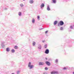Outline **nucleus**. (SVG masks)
Segmentation results:
<instances>
[{"label":"nucleus","mask_w":74,"mask_h":74,"mask_svg":"<svg viewBox=\"0 0 74 74\" xmlns=\"http://www.w3.org/2000/svg\"><path fill=\"white\" fill-rule=\"evenodd\" d=\"M28 67H30V69H32L33 67V65H31V62H29L28 64Z\"/></svg>","instance_id":"obj_1"},{"label":"nucleus","mask_w":74,"mask_h":74,"mask_svg":"<svg viewBox=\"0 0 74 74\" xmlns=\"http://www.w3.org/2000/svg\"><path fill=\"white\" fill-rule=\"evenodd\" d=\"M59 24L60 25V26H62V25H64V23L62 21H60V22Z\"/></svg>","instance_id":"obj_2"},{"label":"nucleus","mask_w":74,"mask_h":74,"mask_svg":"<svg viewBox=\"0 0 74 74\" xmlns=\"http://www.w3.org/2000/svg\"><path fill=\"white\" fill-rule=\"evenodd\" d=\"M49 50L48 49H47L46 50V51H45V53H46V54H48L49 53Z\"/></svg>","instance_id":"obj_3"},{"label":"nucleus","mask_w":74,"mask_h":74,"mask_svg":"<svg viewBox=\"0 0 74 74\" xmlns=\"http://www.w3.org/2000/svg\"><path fill=\"white\" fill-rule=\"evenodd\" d=\"M51 74H58V72L56 71H52L51 73Z\"/></svg>","instance_id":"obj_4"},{"label":"nucleus","mask_w":74,"mask_h":74,"mask_svg":"<svg viewBox=\"0 0 74 74\" xmlns=\"http://www.w3.org/2000/svg\"><path fill=\"white\" fill-rule=\"evenodd\" d=\"M46 64L47 65H48V66H50L51 65V64H50V62L48 61H46L45 62Z\"/></svg>","instance_id":"obj_5"},{"label":"nucleus","mask_w":74,"mask_h":74,"mask_svg":"<svg viewBox=\"0 0 74 74\" xmlns=\"http://www.w3.org/2000/svg\"><path fill=\"white\" fill-rule=\"evenodd\" d=\"M39 65H44V63L43 62H40L39 63Z\"/></svg>","instance_id":"obj_6"},{"label":"nucleus","mask_w":74,"mask_h":74,"mask_svg":"<svg viewBox=\"0 0 74 74\" xmlns=\"http://www.w3.org/2000/svg\"><path fill=\"white\" fill-rule=\"evenodd\" d=\"M38 47L39 49H41V46L40 45H38Z\"/></svg>","instance_id":"obj_7"},{"label":"nucleus","mask_w":74,"mask_h":74,"mask_svg":"<svg viewBox=\"0 0 74 74\" xmlns=\"http://www.w3.org/2000/svg\"><path fill=\"white\" fill-rule=\"evenodd\" d=\"M40 7L41 8H42V7H44V3H42L40 5Z\"/></svg>","instance_id":"obj_8"},{"label":"nucleus","mask_w":74,"mask_h":74,"mask_svg":"<svg viewBox=\"0 0 74 74\" xmlns=\"http://www.w3.org/2000/svg\"><path fill=\"white\" fill-rule=\"evenodd\" d=\"M57 23H58V21H55L54 22V25H56V24H57Z\"/></svg>","instance_id":"obj_9"},{"label":"nucleus","mask_w":74,"mask_h":74,"mask_svg":"<svg viewBox=\"0 0 74 74\" xmlns=\"http://www.w3.org/2000/svg\"><path fill=\"white\" fill-rule=\"evenodd\" d=\"M29 3L31 4H32V3H33V0H31L30 1Z\"/></svg>","instance_id":"obj_10"},{"label":"nucleus","mask_w":74,"mask_h":74,"mask_svg":"<svg viewBox=\"0 0 74 74\" xmlns=\"http://www.w3.org/2000/svg\"><path fill=\"white\" fill-rule=\"evenodd\" d=\"M6 51H7V52H9L10 51V49H9V48H6Z\"/></svg>","instance_id":"obj_11"},{"label":"nucleus","mask_w":74,"mask_h":74,"mask_svg":"<svg viewBox=\"0 0 74 74\" xmlns=\"http://www.w3.org/2000/svg\"><path fill=\"white\" fill-rule=\"evenodd\" d=\"M47 10H48V11L50 10V8H49V6L47 7Z\"/></svg>","instance_id":"obj_12"},{"label":"nucleus","mask_w":74,"mask_h":74,"mask_svg":"<svg viewBox=\"0 0 74 74\" xmlns=\"http://www.w3.org/2000/svg\"><path fill=\"white\" fill-rule=\"evenodd\" d=\"M35 21V20H34V19H33L32 20V22L33 23H34V22Z\"/></svg>","instance_id":"obj_13"},{"label":"nucleus","mask_w":74,"mask_h":74,"mask_svg":"<svg viewBox=\"0 0 74 74\" xmlns=\"http://www.w3.org/2000/svg\"><path fill=\"white\" fill-rule=\"evenodd\" d=\"M32 44L33 46L35 45H36V43L35 42H33Z\"/></svg>","instance_id":"obj_14"},{"label":"nucleus","mask_w":74,"mask_h":74,"mask_svg":"<svg viewBox=\"0 0 74 74\" xmlns=\"http://www.w3.org/2000/svg\"><path fill=\"white\" fill-rule=\"evenodd\" d=\"M53 3H56V0H53Z\"/></svg>","instance_id":"obj_15"},{"label":"nucleus","mask_w":74,"mask_h":74,"mask_svg":"<svg viewBox=\"0 0 74 74\" xmlns=\"http://www.w3.org/2000/svg\"><path fill=\"white\" fill-rule=\"evenodd\" d=\"M14 48L15 49H18V46H15L14 47Z\"/></svg>","instance_id":"obj_16"},{"label":"nucleus","mask_w":74,"mask_h":74,"mask_svg":"<svg viewBox=\"0 0 74 74\" xmlns=\"http://www.w3.org/2000/svg\"><path fill=\"white\" fill-rule=\"evenodd\" d=\"M18 15L19 16H21V12H19L18 13Z\"/></svg>","instance_id":"obj_17"},{"label":"nucleus","mask_w":74,"mask_h":74,"mask_svg":"<svg viewBox=\"0 0 74 74\" xmlns=\"http://www.w3.org/2000/svg\"><path fill=\"white\" fill-rule=\"evenodd\" d=\"M44 47L45 48H47V45H45Z\"/></svg>","instance_id":"obj_18"},{"label":"nucleus","mask_w":74,"mask_h":74,"mask_svg":"<svg viewBox=\"0 0 74 74\" xmlns=\"http://www.w3.org/2000/svg\"><path fill=\"white\" fill-rule=\"evenodd\" d=\"M12 52H15V50L12 49Z\"/></svg>","instance_id":"obj_19"},{"label":"nucleus","mask_w":74,"mask_h":74,"mask_svg":"<svg viewBox=\"0 0 74 74\" xmlns=\"http://www.w3.org/2000/svg\"><path fill=\"white\" fill-rule=\"evenodd\" d=\"M45 70H48V69L47 67H45Z\"/></svg>","instance_id":"obj_20"},{"label":"nucleus","mask_w":74,"mask_h":74,"mask_svg":"<svg viewBox=\"0 0 74 74\" xmlns=\"http://www.w3.org/2000/svg\"><path fill=\"white\" fill-rule=\"evenodd\" d=\"M20 5L21 7H23V5L22 4H20Z\"/></svg>","instance_id":"obj_21"},{"label":"nucleus","mask_w":74,"mask_h":74,"mask_svg":"<svg viewBox=\"0 0 74 74\" xmlns=\"http://www.w3.org/2000/svg\"><path fill=\"white\" fill-rule=\"evenodd\" d=\"M37 18H38V19H40V16H37Z\"/></svg>","instance_id":"obj_22"},{"label":"nucleus","mask_w":74,"mask_h":74,"mask_svg":"<svg viewBox=\"0 0 74 74\" xmlns=\"http://www.w3.org/2000/svg\"><path fill=\"white\" fill-rule=\"evenodd\" d=\"M60 30H63V27H61L60 28Z\"/></svg>","instance_id":"obj_23"},{"label":"nucleus","mask_w":74,"mask_h":74,"mask_svg":"<svg viewBox=\"0 0 74 74\" xmlns=\"http://www.w3.org/2000/svg\"><path fill=\"white\" fill-rule=\"evenodd\" d=\"M70 27L71 29H73V27L72 26H71Z\"/></svg>","instance_id":"obj_24"},{"label":"nucleus","mask_w":74,"mask_h":74,"mask_svg":"<svg viewBox=\"0 0 74 74\" xmlns=\"http://www.w3.org/2000/svg\"><path fill=\"white\" fill-rule=\"evenodd\" d=\"M58 60H56V62H58Z\"/></svg>","instance_id":"obj_25"},{"label":"nucleus","mask_w":74,"mask_h":74,"mask_svg":"<svg viewBox=\"0 0 74 74\" xmlns=\"http://www.w3.org/2000/svg\"><path fill=\"white\" fill-rule=\"evenodd\" d=\"M47 33H48V31H47L45 32V33L46 34H47Z\"/></svg>","instance_id":"obj_26"},{"label":"nucleus","mask_w":74,"mask_h":74,"mask_svg":"<svg viewBox=\"0 0 74 74\" xmlns=\"http://www.w3.org/2000/svg\"><path fill=\"white\" fill-rule=\"evenodd\" d=\"M19 73V71H18L17 72V73L18 74Z\"/></svg>","instance_id":"obj_27"},{"label":"nucleus","mask_w":74,"mask_h":74,"mask_svg":"<svg viewBox=\"0 0 74 74\" xmlns=\"http://www.w3.org/2000/svg\"><path fill=\"white\" fill-rule=\"evenodd\" d=\"M64 70H66V68H64Z\"/></svg>","instance_id":"obj_28"},{"label":"nucleus","mask_w":74,"mask_h":74,"mask_svg":"<svg viewBox=\"0 0 74 74\" xmlns=\"http://www.w3.org/2000/svg\"><path fill=\"white\" fill-rule=\"evenodd\" d=\"M45 59H46V60H47V58H45Z\"/></svg>","instance_id":"obj_29"},{"label":"nucleus","mask_w":74,"mask_h":74,"mask_svg":"<svg viewBox=\"0 0 74 74\" xmlns=\"http://www.w3.org/2000/svg\"><path fill=\"white\" fill-rule=\"evenodd\" d=\"M42 42H44V41H43Z\"/></svg>","instance_id":"obj_30"},{"label":"nucleus","mask_w":74,"mask_h":74,"mask_svg":"<svg viewBox=\"0 0 74 74\" xmlns=\"http://www.w3.org/2000/svg\"><path fill=\"white\" fill-rule=\"evenodd\" d=\"M12 74H14V73H12Z\"/></svg>","instance_id":"obj_31"},{"label":"nucleus","mask_w":74,"mask_h":74,"mask_svg":"<svg viewBox=\"0 0 74 74\" xmlns=\"http://www.w3.org/2000/svg\"><path fill=\"white\" fill-rule=\"evenodd\" d=\"M73 74H74V71L73 72Z\"/></svg>","instance_id":"obj_32"},{"label":"nucleus","mask_w":74,"mask_h":74,"mask_svg":"<svg viewBox=\"0 0 74 74\" xmlns=\"http://www.w3.org/2000/svg\"><path fill=\"white\" fill-rule=\"evenodd\" d=\"M24 1H25V0H23Z\"/></svg>","instance_id":"obj_33"}]
</instances>
